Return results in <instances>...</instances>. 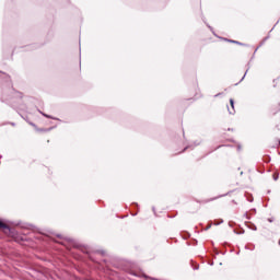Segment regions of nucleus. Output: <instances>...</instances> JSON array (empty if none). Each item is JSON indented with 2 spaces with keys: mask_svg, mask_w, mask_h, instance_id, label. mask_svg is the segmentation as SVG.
Returning <instances> with one entry per match:
<instances>
[{
  "mask_svg": "<svg viewBox=\"0 0 280 280\" xmlns=\"http://www.w3.org/2000/svg\"><path fill=\"white\" fill-rule=\"evenodd\" d=\"M273 178H275V180H277V178H279V175H273Z\"/></svg>",
  "mask_w": 280,
  "mask_h": 280,
  "instance_id": "20e7f679",
  "label": "nucleus"
},
{
  "mask_svg": "<svg viewBox=\"0 0 280 280\" xmlns=\"http://www.w3.org/2000/svg\"><path fill=\"white\" fill-rule=\"evenodd\" d=\"M230 104H231L232 110H235V102L233 101V98L230 100Z\"/></svg>",
  "mask_w": 280,
  "mask_h": 280,
  "instance_id": "f257e3e1",
  "label": "nucleus"
},
{
  "mask_svg": "<svg viewBox=\"0 0 280 280\" xmlns=\"http://www.w3.org/2000/svg\"><path fill=\"white\" fill-rule=\"evenodd\" d=\"M38 132H47V129H38Z\"/></svg>",
  "mask_w": 280,
  "mask_h": 280,
  "instance_id": "7ed1b4c3",
  "label": "nucleus"
},
{
  "mask_svg": "<svg viewBox=\"0 0 280 280\" xmlns=\"http://www.w3.org/2000/svg\"><path fill=\"white\" fill-rule=\"evenodd\" d=\"M0 229H8V225L0 221Z\"/></svg>",
  "mask_w": 280,
  "mask_h": 280,
  "instance_id": "f03ea898",
  "label": "nucleus"
}]
</instances>
